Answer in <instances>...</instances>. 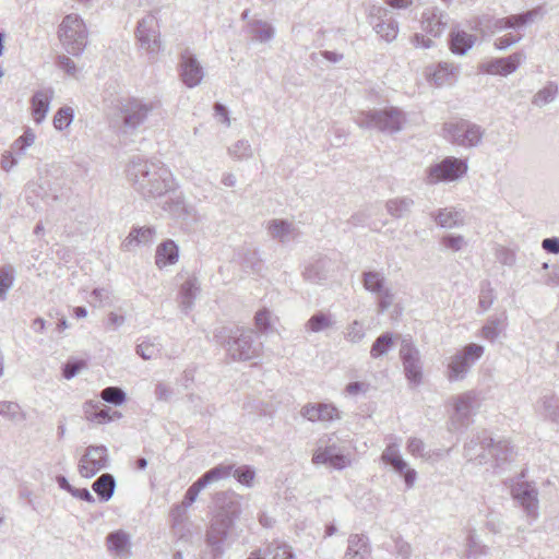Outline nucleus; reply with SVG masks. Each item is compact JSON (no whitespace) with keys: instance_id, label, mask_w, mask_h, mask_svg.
<instances>
[{"instance_id":"nucleus-59","label":"nucleus","mask_w":559,"mask_h":559,"mask_svg":"<svg viewBox=\"0 0 559 559\" xmlns=\"http://www.w3.org/2000/svg\"><path fill=\"white\" fill-rule=\"evenodd\" d=\"M205 488V485L200 480V478L194 481L187 490L182 503L188 508L197 500L200 491Z\"/></svg>"},{"instance_id":"nucleus-39","label":"nucleus","mask_w":559,"mask_h":559,"mask_svg":"<svg viewBox=\"0 0 559 559\" xmlns=\"http://www.w3.org/2000/svg\"><path fill=\"white\" fill-rule=\"evenodd\" d=\"M99 402L88 401L85 403V417L88 421L96 424H106L114 420L110 415V408H98Z\"/></svg>"},{"instance_id":"nucleus-37","label":"nucleus","mask_w":559,"mask_h":559,"mask_svg":"<svg viewBox=\"0 0 559 559\" xmlns=\"http://www.w3.org/2000/svg\"><path fill=\"white\" fill-rule=\"evenodd\" d=\"M92 488L102 501H108L115 492V477L108 473L103 474L94 481Z\"/></svg>"},{"instance_id":"nucleus-27","label":"nucleus","mask_w":559,"mask_h":559,"mask_svg":"<svg viewBox=\"0 0 559 559\" xmlns=\"http://www.w3.org/2000/svg\"><path fill=\"white\" fill-rule=\"evenodd\" d=\"M266 228L269 235L282 243H287L292 240H295L299 236L296 226L285 219H272L267 223Z\"/></svg>"},{"instance_id":"nucleus-33","label":"nucleus","mask_w":559,"mask_h":559,"mask_svg":"<svg viewBox=\"0 0 559 559\" xmlns=\"http://www.w3.org/2000/svg\"><path fill=\"white\" fill-rule=\"evenodd\" d=\"M247 27L252 40L257 43L266 44L275 37V27L267 21L252 20Z\"/></svg>"},{"instance_id":"nucleus-11","label":"nucleus","mask_w":559,"mask_h":559,"mask_svg":"<svg viewBox=\"0 0 559 559\" xmlns=\"http://www.w3.org/2000/svg\"><path fill=\"white\" fill-rule=\"evenodd\" d=\"M227 343V353L234 360H250L260 353V344H253V333L250 330H237L236 335Z\"/></svg>"},{"instance_id":"nucleus-13","label":"nucleus","mask_w":559,"mask_h":559,"mask_svg":"<svg viewBox=\"0 0 559 559\" xmlns=\"http://www.w3.org/2000/svg\"><path fill=\"white\" fill-rule=\"evenodd\" d=\"M405 377L414 385H418L423 379V367L419 350L408 340H403L400 348Z\"/></svg>"},{"instance_id":"nucleus-7","label":"nucleus","mask_w":559,"mask_h":559,"mask_svg":"<svg viewBox=\"0 0 559 559\" xmlns=\"http://www.w3.org/2000/svg\"><path fill=\"white\" fill-rule=\"evenodd\" d=\"M442 134L447 141L454 145L472 148L481 143L485 130L469 120L459 119L445 122Z\"/></svg>"},{"instance_id":"nucleus-58","label":"nucleus","mask_w":559,"mask_h":559,"mask_svg":"<svg viewBox=\"0 0 559 559\" xmlns=\"http://www.w3.org/2000/svg\"><path fill=\"white\" fill-rule=\"evenodd\" d=\"M466 547L469 556H477L485 554V546L478 543L475 530H471L466 537Z\"/></svg>"},{"instance_id":"nucleus-3","label":"nucleus","mask_w":559,"mask_h":559,"mask_svg":"<svg viewBox=\"0 0 559 559\" xmlns=\"http://www.w3.org/2000/svg\"><path fill=\"white\" fill-rule=\"evenodd\" d=\"M58 38L69 55L81 56L88 38V31L83 19L76 13L66 15L59 24Z\"/></svg>"},{"instance_id":"nucleus-55","label":"nucleus","mask_w":559,"mask_h":559,"mask_svg":"<svg viewBox=\"0 0 559 559\" xmlns=\"http://www.w3.org/2000/svg\"><path fill=\"white\" fill-rule=\"evenodd\" d=\"M0 415L13 421L24 419L20 406L14 402H0Z\"/></svg>"},{"instance_id":"nucleus-51","label":"nucleus","mask_w":559,"mask_h":559,"mask_svg":"<svg viewBox=\"0 0 559 559\" xmlns=\"http://www.w3.org/2000/svg\"><path fill=\"white\" fill-rule=\"evenodd\" d=\"M74 110L71 107L64 106L58 109L56 115L53 116V127L62 131L67 129L73 121Z\"/></svg>"},{"instance_id":"nucleus-22","label":"nucleus","mask_w":559,"mask_h":559,"mask_svg":"<svg viewBox=\"0 0 559 559\" xmlns=\"http://www.w3.org/2000/svg\"><path fill=\"white\" fill-rule=\"evenodd\" d=\"M300 414L312 423L340 419L338 409L329 403H308L301 408Z\"/></svg>"},{"instance_id":"nucleus-57","label":"nucleus","mask_w":559,"mask_h":559,"mask_svg":"<svg viewBox=\"0 0 559 559\" xmlns=\"http://www.w3.org/2000/svg\"><path fill=\"white\" fill-rule=\"evenodd\" d=\"M255 326L260 332H267L272 328V313L267 309L259 310L254 316Z\"/></svg>"},{"instance_id":"nucleus-9","label":"nucleus","mask_w":559,"mask_h":559,"mask_svg":"<svg viewBox=\"0 0 559 559\" xmlns=\"http://www.w3.org/2000/svg\"><path fill=\"white\" fill-rule=\"evenodd\" d=\"M484 352V346L471 343L453 355L448 364L449 381L463 380L471 367L483 356Z\"/></svg>"},{"instance_id":"nucleus-30","label":"nucleus","mask_w":559,"mask_h":559,"mask_svg":"<svg viewBox=\"0 0 559 559\" xmlns=\"http://www.w3.org/2000/svg\"><path fill=\"white\" fill-rule=\"evenodd\" d=\"M200 292V283L195 276L188 277L180 287L179 305L183 312L188 313L194 305L195 297Z\"/></svg>"},{"instance_id":"nucleus-35","label":"nucleus","mask_w":559,"mask_h":559,"mask_svg":"<svg viewBox=\"0 0 559 559\" xmlns=\"http://www.w3.org/2000/svg\"><path fill=\"white\" fill-rule=\"evenodd\" d=\"M507 325V313L502 312L499 317H490L480 330V337L491 343L496 342Z\"/></svg>"},{"instance_id":"nucleus-36","label":"nucleus","mask_w":559,"mask_h":559,"mask_svg":"<svg viewBox=\"0 0 559 559\" xmlns=\"http://www.w3.org/2000/svg\"><path fill=\"white\" fill-rule=\"evenodd\" d=\"M262 559H296V557L290 545L274 540L265 547Z\"/></svg>"},{"instance_id":"nucleus-47","label":"nucleus","mask_w":559,"mask_h":559,"mask_svg":"<svg viewBox=\"0 0 559 559\" xmlns=\"http://www.w3.org/2000/svg\"><path fill=\"white\" fill-rule=\"evenodd\" d=\"M15 281V270L12 265L0 267V300L7 299L9 290L13 287Z\"/></svg>"},{"instance_id":"nucleus-17","label":"nucleus","mask_w":559,"mask_h":559,"mask_svg":"<svg viewBox=\"0 0 559 559\" xmlns=\"http://www.w3.org/2000/svg\"><path fill=\"white\" fill-rule=\"evenodd\" d=\"M525 58L523 52L518 51L504 58H495L483 62L479 66V70L490 75L507 76L515 72Z\"/></svg>"},{"instance_id":"nucleus-41","label":"nucleus","mask_w":559,"mask_h":559,"mask_svg":"<svg viewBox=\"0 0 559 559\" xmlns=\"http://www.w3.org/2000/svg\"><path fill=\"white\" fill-rule=\"evenodd\" d=\"M413 205L414 200L412 198H394L385 203V209L391 216L401 218L411 212Z\"/></svg>"},{"instance_id":"nucleus-60","label":"nucleus","mask_w":559,"mask_h":559,"mask_svg":"<svg viewBox=\"0 0 559 559\" xmlns=\"http://www.w3.org/2000/svg\"><path fill=\"white\" fill-rule=\"evenodd\" d=\"M84 367L85 362L82 360H70L63 367V377L70 380L74 378Z\"/></svg>"},{"instance_id":"nucleus-44","label":"nucleus","mask_w":559,"mask_h":559,"mask_svg":"<svg viewBox=\"0 0 559 559\" xmlns=\"http://www.w3.org/2000/svg\"><path fill=\"white\" fill-rule=\"evenodd\" d=\"M393 334L392 333H383L379 337L376 338L371 348L370 356L373 359H377L385 354H388L393 347Z\"/></svg>"},{"instance_id":"nucleus-56","label":"nucleus","mask_w":559,"mask_h":559,"mask_svg":"<svg viewBox=\"0 0 559 559\" xmlns=\"http://www.w3.org/2000/svg\"><path fill=\"white\" fill-rule=\"evenodd\" d=\"M254 469L248 465L240 466L233 472V476L242 485L251 487L254 479Z\"/></svg>"},{"instance_id":"nucleus-16","label":"nucleus","mask_w":559,"mask_h":559,"mask_svg":"<svg viewBox=\"0 0 559 559\" xmlns=\"http://www.w3.org/2000/svg\"><path fill=\"white\" fill-rule=\"evenodd\" d=\"M454 409L450 419V429L455 430L466 425L467 419L473 414L476 403V393L468 391L451 399Z\"/></svg>"},{"instance_id":"nucleus-4","label":"nucleus","mask_w":559,"mask_h":559,"mask_svg":"<svg viewBox=\"0 0 559 559\" xmlns=\"http://www.w3.org/2000/svg\"><path fill=\"white\" fill-rule=\"evenodd\" d=\"M312 462L317 465L329 464L335 469H344L352 465L353 459L348 453L346 441L340 439L335 433H331L319 440Z\"/></svg>"},{"instance_id":"nucleus-38","label":"nucleus","mask_w":559,"mask_h":559,"mask_svg":"<svg viewBox=\"0 0 559 559\" xmlns=\"http://www.w3.org/2000/svg\"><path fill=\"white\" fill-rule=\"evenodd\" d=\"M162 352L158 337H146L136 345L135 353L144 360L156 359Z\"/></svg>"},{"instance_id":"nucleus-6","label":"nucleus","mask_w":559,"mask_h":559,"mask_svg":"<svg viewBox=\"0 0 559 559\" xmlns=\"http://www.w3.org/2000/svg\"><path fill=\"white\" fill-rule=\"evenodd\" d=\"M467 171V159L447 156L439 163L431 164L426 168L424 180L429 186L456 182L463 179Z\"/></svg>"},{"instance_id":"nucleus-28","label":"nucleus","mask_w":559,"mask_h":559,"mask_svg":"<svg viewBox=\"0 0 559 559\" xmlns=\"http://www.w3.org/2000/svg\"><path fill=\"white\" fill-rule=\"evenodd\" d=\"M436 224L445 229L462 227L465 224L464 211L455 207H443L431 214Z\"/></svg>"},{"instance_id":"nucleus-1","label":"nucleus","mask_w":559,"mask_h":559,"mask_svg":"<svg viewBox=\"0 0 559 559\" xmlns=\"http://www.w3.org/2000/svg\"><path fill=\"white\" fill-rule=\"evenodd\" d=\"M127 174L134 189L144 199L160 198L176 188L170 169L160 162L133 160Z\"/></svg>"},{"instance_id":"nucleus-18","label":"nucleus","mask_w":559,"mask_h":559,"mask_svg":"<svg viewBox=\"0 0 559 559\" xmlns=\"http://www.w3.org/2000/svg\"><path fill=\"white\" fill-rule=\"evenodd\" d=\"M204 68L194 55L189 51L181 55L179 75L187 87L193 88L200 85L204 79Z\"/></svg>"},{"instance_id":"nucleus-49","label":"nucleus","mask_w":559,"mask_h":559,"mask_svg":"<svg viewBox=\"0 0 559 559\" xmlns=\"http://www.w3.org/2000/svg\"><path fill=\"white\" fill-rule=\"evenodd\" d=\"M233 466L230 465H218L209 472H206L202 477H200V480L205 485V487L217 481L219 479L227 478L231 475Z\"/></svg>"},{"instance_id":"nucleus-48","label":"nucleus","mask_w":559,"mask_h":559,"mask_svg":"<svg viewBox=\"0 0 559 559\" xmlns=\"http://www.w3.org/2000/svg\"><path fill=\"white\" fill-rule=\"evenodd\" d=\"M440 246L443 250L455 253L463 250L467 246V241L462 235L445 234L440 239Z\"/></svg>"},{"instance_id":"nucleus-40","label":"nucleus","mask_w":559,"mask_h":559,"mask_svg":"<svg viewBox=\"0 0 559 559\" xmlns=\"http://www.w3.org/2000/svg\"><path fill=\"white\" fill-rule=\"evenodd\" d=\"M227 153L234 160H247L254 156V150L247 139H239L227 147Z\"/></svg>"},{"instance_id":"nucleus-63","label":"nucleus","mask_w":559,"mask_h":559,"mask_svg":"<svg viewBox=\"0 0 559 559\" xmlns=\"http://www.w3.org/2000/svg\"><path fill=\"white\" fill-rule=\"evenodd\" d=\"M522 36H514L511 34L501 36L495 40V47L499 50L507 49L508 47L519 43Z\"/></svg>"},{"instance_id":"nucleus-53","label":"nucleus","mask_w":559,"mask_h":559,"mask_svg":"<svg viewBox=\"0 0 559 559\" xmlns=\"http://www.w3.org/2000/svg\"><path fill=\"white\" fill-rule=\"evenodd\" d=\"M100 397L109 404L119 406L126 402L127 396L122 389L118 386H107L102 391Z\"/></svg>"},{"instance_id":"nucleus-64","label":"nucleus","mask_w":559,"mask_h":559,"mask_svg":"<svg viewBox=\"0 0 559 559\" xmlns=\"http://www.w3.org/2000/svg\"><path fill=\"white\" fill-rule=\"evenodd\" d=\"M376 295L379 297V308L381 311H385L391 307L394 295L390 288L386 287L383 289V292H380Z\"/></svg>"},{"instance_id":"nucleus-32","label":"nucleus","mask_w":559,"mask_h":559,"mask_svg":"<svg viewBox=\"0 0 559 559\" xmlns=\"http://www.w3.org/2000/svg\"><path fill=\"white\" fill-rule=\"evenodd\" d=\"M475 41L476 36L463 29H452L450 33V49L454 55H466Z\"/></svg>"},{"instance_id":"nucleus-43","label":"nucleus","mask_w":559,"mask_h":559,"mask_svg":"<svg viewBox=\"0 0 559 559\" xmlns=\"http://www.w3.org/2000/svg\"><path fill=\"white\" fill-rule=\"evenodd\" d=\"M539 403L542 415L546 419L559 424V399L555 395H545Z\"/></svg>"},{"instance_id":"nucleus-10","label":"nucleus","mask_w":559,"mask_h":559,"mask_svg":"<svg viewBox=\"0 0 559 559\" xmlns=\"http://www.w3.org/2000/svg\"><path fill=\"white\" fill-rule=\"evenodd\" d=\"M135 35L142 49L153 56L158 53L159 23L154 14H147L139 21Z\"/></svg>"},{"instance_id":"nucleus-19","label":"nucleus","mask_w":559,"mask_h":559,"mask_svg":"<svg viewBox=\"0 0 559 559\" xmlns=\"http://www.w3.org/2000/svg\"><path fill=\"white\" fill-rule=\"evenodd\" d=\"M460 69L450 62H439L425 69V76L429 83L438 87L452 85L459 78Z\"/></svg>"},{"instance_id":"nucleus-61","label":"nucleus","mask_w":559,"mask_h":559,"mask_svg":"<svg viewBox=\"0 0 559 559\" xmlns=\"http://www.w3.org/2000/svg\"><path fill=\"white\" fill-rule=\"evenodd\" d=\"M503 522L500 516L493 512L488 513L486 520V527L493 534H499L502 531Z\"/></svg>"},{"instance_id":"nucleus-23","label":"nucleus","mask_w":559,"mask_h":559,"mask_svg":"<svg viewBox=\"0 0 559 559\" xmlns=\"http://www.w3.org/2000/svg\"><path fill=\"white\" fill-rule=\"evenodd\" d=\"M448 22L447 13L438 8H430L423 13L421 27L427 34L439 37L445 31Z\"/></svg>"},{"instance_id":"nucleus-12","label":"nucleus","mask_w":559,"mask_h":559,"mask_svg":"<svg viewBox=\"0 0 559 559\" xmlns=\"http://www.w3.org/2000/svg\"><path fill=\"white\" fill-rule=\"evenodd\" d=\"M108 463L107 448L104 445H90L79 462V473L82 477L92 478Z\"/></svg>"},{"instance_id":"nucleus-24","label":"nucleus","mask_w":559,"mask_h":559,"mask_svg":"<svg viewBox=\"0 0 559 559\" xmlns=\"http://www.w3.org/2000/svg\"><path fill=\"white\" fill-rule=\"evenodd\" d=\"M156 236V230L151 226L133 227L121 243V249L127 252L134 251L141 246H150Z\"/></svg>"},{"instance_id":"nucleus-21","label":"nucleus","mask_w":559,"mask_h":559,"mask_svg":"<svg viewBox=\"0 0 559 559\" xmlns=\"http://www.w3.org/2000/svg\"><path fill=\"white\" fill-rule=\"evenodd\" d=\"M107 550L117 559H130L131 536L123 530L111 532L106 537Z\"/></svg>"},{"instance_id":"nucleus-29","label":"nucleus","mask_w":559,"mask_h":559,"mask_svg":"<svg viewBox=\"0 0 559 559\" xmlns=\"http://www.w3.org/2000/svg\"><path fill=\"white\" fill-rule=\"evenodd\" d=\"M178 259L179 249L174 240L168 239L157 246L155 253V264L158 269L173 265L177 263Z\"/></svg>"},{"instance_id":"nucleus-50","label":"nucleus","mask_w":559,"mask_h":559,"mask_svg":"<svg viewBox=\"0 0 559 559\" xmlns=\"http://www.w3.org/2000/svg\"><path fill=\"white\" fill-rule=\"evenodd\" d=\"M366 336V329L361 321L354 320L346 328L344 337L347 342L357 344L360 343Z\"/></svg>"},{"instance_id":"nucleus-5","label":"nucleus","mask_w":559,"mask_h":559,"mask_svg":"<svg viewBox=\"0 0 559 559\" xmlns=\"http://www.w3.org/2000/svg\"><path fill=\"white\" fill-rule=\"evenodd\" d=\"M355 121L364 129H378L385 133H396L405 122V115L397 107H388L382 110H362L356 115Z\"/></svg>"},{"instance_id":"nucleus-2","label":"nucleus","mask_w":559,"mask_h":559,"mask_svg":"<svg viewBox=\"0 0 559 559\" xmlns=\"http://www.w3.org/2000/svg\"><path fill=\"white\" fill-rule=\"evenodd\" d=\"M512 453L508 441L493 440L487 436L471 439L464 445V456L467 461L475 462L478 465L487 464L490 460L496 461L497 465L507 461Z\"/></svg>"},{"instance_id":"nucleus-26","label":"nucleus","mask_w":559,"mask_h":559,"mask_svg":"<svg viewBox=\"0 0 559 559\" xmlns=\"http://www.w3.org/2000/svg\"><path fill=\"white\" fill-rule=\"evenodd\" d=\"M52 98L53 91L51 88L39 90L32 96V117L37 124L45 120Z\"/></svg>"},{"instance_id":"nucleus-31","label":"nucleus","mask_w":559,"mask_h":559,"mask_svg":"<svg viewBox=\"0 0 559 559\" xmlns=\"http://www.w3.org/2000/svg\"><path fill=\"white\" fill-rule=\"evenodd\" d=\"M347 549L344 559H368L370 546L365 535L352 534L347 540Z\"/></svg>"},{"instance_id":"nucleus-54","label":"nucleus","mask_w":559,"mask_h":559,"mask_svg":"<svg viewBox=\"0 0 559 559\" xmlns=\"http://www.w3.org/2000/svg\"><path fill=\"white\" fill-rule=\"evenodd\" d=\"M57 67L62 70L67 75L80 79L81 69L76 63L67 55H59L56 60Z\"/></svg>"},{"instance_id":"nucleus-34","label":"nucleus","mask_w":559,"mask_h":559,"mask_svg":"<svg viewBox=\"0 0 559 559\" xmlns=\"http://www.w3.org/2000/svg\"><path fill=\"white\" fill-rule=\"evenodd\" d=\"M222 501L217 515H227L235 522L241 514V498L235 492H224L218 498Z\"/></svg>"},{"instance_id":"nucleus-14","label":"nucleus","mask_w":559,"mask_h":559,"mask_svg":"<svg viewBox=\"0 0 559 559\" xmlns=\"http://www.w3.org/2000/svg\"><path fill=\"white\" fill-rule=\"evenodd\" d=\"M511 495L528 518L536 519L538 516V491L534 485L518 480L511 487Z\"/></svg>"},{"instance_id":"nucleus-52","label":"nucleus","mask_w":559,"mask_h":559,"mask_svg":"<svg viewBox=\"0 0 559 559\" xmlns=\"http://www.w3.org/2000/svg\"><path fill=\"white\" fill-rule=\"evenodd\" d=\"M406 450L414 457H420L424 460H429L431 457L429 451H427L425 442L416 437L408 438Z\"/></svg>"},{"instance_id":"nucleus-15","label":"nucleus","mask_w":559,"mask_h":559,"mask_svg":"<svg viewBox=\"0 0 559 559\" xmlns=\"http://www.w3.org/2000/svg\"><path fill=\"white\" fill-rule=\"evenodd\" d=\"M234 522L227 515H217L213 518L210 528L206 532V544L212 548L214 556L223 554V546L233 528Z\"/></svg>"},{"instance_id":"nucleus-42","label":"nucleus","mask_w":559,"mask_h":559,"mask_svg":"<svg viewBox=\"0 0 559 559\" xmlns=\"http://www.w3.org/2000/svg\"><path fill=\"white\" fill-rule=\"evenodd\" d=\"M362 284L366 290L374 295L386 288L385 276L378 271L364 272Z\"/></svg>"},{"instance_id":"nucleus-8","label":"nucleus","mask_w":559,"mask_h":559,"mask_svg":"<svg viewBox=\"0 0 559 559\" xmlns=\"http://www.w3.org/2000/svg\"><path fill=\"white\" fill-rule=\"evenodd\" d=\"M157 107L155 102H145L139 98H129L120 106L123 133H132L142 126L148 115Z\"/></svg>"},{"instance_id":"nucleus-45","label":"nucleus","mask_w":559,"mask_h":559,"mask_svg":"<svg viewBox=\"0 0 559 559\" xmlns=\"http://www.w3.org/2000/svg\"><path fill=\"white\" fill-rule=\"evenodd\" d=\"M373 29L382 39H384L386 43H391L396 38L399 34V24L392 19L385 21L382 20L374 24Z\"/></svg>"},{"instance_id":"nucleus-46","label":"nucleus","mask_w":559,"mask_h":559,"mask_svg":"<svg viewBox=\"0 0 559 559\" xmlns=\"http://www.w3.org/2000/svg\"><path fill=\"white\" fill-rule=\"evenodd\" d=\"M558 94V86L554 82H548L542 90H539L533 97V105L544 107L555 100Z\"/></svg>"},{"instance_id":"nucleus-62","label":"nucleus","mask_w":559,"mask_h":559,"mask_svg":"<svg viewBox=\"0 0 559 559\" xmlns=\"http://www.w3.org/2000/svg\"><path fill=\"white\" fill-rule=\"evenodd\" d=\"M400 455V444L393 441L386 444L385 449L381 454V460L383 463H386L392 459H397Z\"/></svg>"},{"instance_id":"nucleus-20","label":"nucleus","mask_w":559,"mask_h":559,"mask_svg":"<svg viewBox=\"0 0 559 559\" xmlns=\"http://www.w3.org/2000/svg\"><path fill=\"white\" fill-rule=\"evenodd\" d=\"M337 330L336 316L330 311H317L305 323V332L308 334H329Z\"/></svg>"},{"instance_id":"nucleus-25","label":"nucleus","mask_w":559,"mask_h":559,"mask_svg":"<svg viewBox=\"0 0 559 559\" xmlns=\"http://www.w3.org/2000/svg\"><path fill=\"white\" fill-rule=\"evenodd\" d=\"M331 260L319 258L305 265L302 271L304 280L312 284H321L328 280L331 271Z\"/></svg>"}]
</instances>
